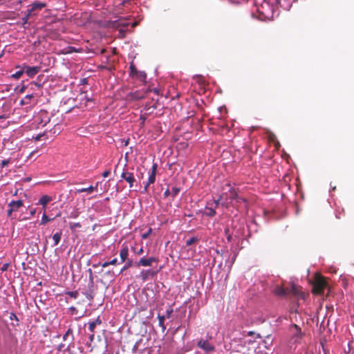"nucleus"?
<instances>
[{
    "label": "nucleus",
    "mask_w": 354,
    "mask_h": 354,
    "mask_svg": "<svg viewBox=\"0 0 354 354\" xmlns=\"http://www.w3.org/2000/svg\"><path fill=\"white\" fill-rule=\"evenodd\" d=\"M328 286V279L320 274H315L312 292L314 295H322Z\"/></svg>",
    "instance_id": "f257e3e1"
},
{
    "label": "nucleus",
    "mask_w": 354,
    "mask_h": 354,
    "mask_svg": "<svg viewBox=\"0 0 354 354\" xmlns=\"http://www.w3.org/2000/svg\"><path fill=\"white\" fill-rule=\"evenodd\" d=\"M237 203H241L243 202H245V198L240 196L239 195L237 196V198L234 200Z\"/></svg>",
    "instance_id": "72a5a7b5"
},
{
    "label": "nucleus",
    "mask_w": 354,
    "mask_h": 354,
    "mask_svg": "<svg viewBox=\"0 0 354 354\" xmlns=\"http://www.w3.org/2000/svg\"><path fill=\"white\" fill-rule=\"evenodd\" d=\"M157 167H158L157 163H153L152 165V167L151 169V173H150V175L148 178V182L147 183V184L145 185V187H144V190L145 192L147 191L149 185L153 183L156 180Z\"/></svg>",
    "instance_id": "6e6552de"
},
{
    "label": "nucleus",
    "mask_w": 354,
    "mask_h": 354,
    "mask_svg": "<svg viewBox=\"0 0 354 354\" xmlns=\"http://www.w3.org/2000/svg\"><path fill=\"white\" fill-rule=\"evenodd\" d=\"M225 234L226 235V238L228 242H230L232 239V234L230 232V229L228 227L225 229Z\"/></svg>",
    "instance_id": "a878e982"
},
{
    "label": "nucleus",
    "mask_w": 354,
    "mask_h": 354,
    "mask_svg": "<svg viewBox=\"0 0 354 354\" xmlns=\"http://www.w3.org/2000/svg\"><path fill=\"white\" fill-rule=\"evenodd\" d=\"M109 174H110V170H106L102 173V176L104 178H106L109 176Z\"/></svg>",
    "instance_id": "79ce46f5"
},
{
    "label": "nucleus",
    "mask_w": 354,
    "mask_h": 354,
    "mask_svg": "<svg viewBox=\"0 0 354 354\" xmlns=\"http://www.w3.org/2000/svg\"><path fill=\"white\" fill-rule=\"evenodd\" d=\"M158 324L159 326L161 327L162 331H164L166 329V326L164 324V321L165 319V315H161L160 314L158 315Z\"/></svg>",
    "instance_id": "f3484780"
},
{
    "label": "nucleus",
    "mask_w": 354,
    "mask_h": 354,
    "mask_svg": "<svg viewBox=\"0 0 354 354\" xmlns=\"http://www.w3.org/2000/svg\"><path fill=\"white\" fill-rule=\"evenodd\" d=\"M80 212L77 211H75L71 213L69 217L72 218H76L79 216Z\"/></svg>",
    "instance_id": "473e14b6"
},
{
    "label": "nucleus",
    "mask_w": 354,
    "mask_h": 354,
    "mask_svg": "<svg viewBox=\"0 0 354 354\" xmlns=\"http://www.w3.org/2000/svg\"><path fill=\"white\" fill-rule=\"evenodd\" d=\"M30 85L32 86H37V88H41V84H39L37 82H32L30 83Z\"/></svg>",
    "instance_id": "37998d69"
},
{
    "label": "nucleus",
    "mask_w": 354,
    "mask_h": 354,
    "mask_svg": "<svg viewBox=\"0 0 354 354\" xmlns=\"http://www.w3.org/2000/svg\"><path fill=\"white\" fill-rule=\"evenodd\" d=\"M225 187H229V190L228 193L226 192L227 196H225V202L222 203L223 205H227V203H232V201H234L239 195L237 191L234 188L232 187L230 183L225 184Z\"/></svg>",
    "instance_id": "f03ea898"
},
{
    "label": "nucleus",
    "mask_w": 354,
    "mask_h": 354,
    "mask_svg": "<svg viewBox=\"0 0 354 354\" xmlns=\"http://www.w3.org/2000/svg\"><path fill=\"white\" fill-rule=\"evenodd\" d=\"M134 77L136 78L137 80H140V81L145 82V80H146V77H147V74L144 71H138L136 73V74Z\"/></svg>",
    "instance_id": "dca6fc26"
},
{
    "label": "nucleus",
    "mask_w": 354,
    "mask_h": 354,
    "mask_svg": "<svg viewBox=\"0 0 354 354\" xmlns=\"http://www.w3.org/2000/svg\"><path fill=\"white\" fill-rule=\"evenodd\" d=\"M24 89H25V87H24H24H22V88H21V90H20V92H21V93H23V92H24Z\"/></svg>",
    "instance_id": "4d7b16f0"
},
{
    "label": "nucleus",
    "mask_w": 354,
    "mask_h": 354,
    "mask_svg": "<svg viewBox=\"0 0 354 354\" xmlns=\"http://www.w3.org/2000/svg\"><path fill=\"white\" fill-rule=\"evenodd\" d=\"M227 196V193H223L217 200H216L214 202H215V204L216 205H218V204L220 203V202L222 201V200H225V196Z\"/></svg>",
    "instance_id": "c756f323"
},
{
    "label": "nucleus",
    "mask_w": 354,
    "mask_h": 354,
    "mask_svg": "<svg viewBox=\"0 0 354 354\" xmlns=\"http://www.w3.org/2000/svg\"><path fill=\"white\" fill-rule=\"evenodd\" d=\"M274 292L275 295L280 296V297L286 296L288 293V292L286 289H285L281 286L276 287L274 290Z\"/></svg>",
    "instance_id": "ddd939ff"
},
{
    "label": "nucleus",
    "mask_w": 354,
    "mask_h": 354,
    "mask_svg": "<svg viewBox=\"0 0 354 354\" xmlns=\"http://www.w3.org/2000/svg\"><path fill=\"white\" fill-rule=\"evenodd\" d=\"M96 326L102 324V320L98 317L95 321L93 322Z\"/></svg>",
    "instance_id": "a19ab883"
},
{
    "label": "nucleus",
    "mask_w": 354,
    "mask_h": 354,
    "mask_svg": "<svg viewBox=\"0 0 354 354\" xmlns=\"http://www.w3.org/2000/svg\"><path fill=\"white\" fill-rule=\"evenodd\" d=\"M25 73L24 68H22V70L17 71L15 73L12 75V77L15 79L20 78L22 75Z\"/></svg>",
    "instance_id": "4be33fe9"
},
{
    "label": "nucleus",
    "mask_w": 354,
    "mask_h": 354,
    "mask_svg": "<svg viewBox=\"0 0 354 354\" xmlns=\"http://www.w3.org/2000/svg\"><path fill=\"white\" fill-rule=\"evenodd\" d=\"M10 159H6V160H2L1 163V167H5L10 163Z\"/></svg>",
    "instance_id": "f704fd0d"
},
{
    "label": "nucleus",
    "mask_w": 354,
    "mask_h": 354,
    "mask_svg": "<svg viewBox=\"0 0 354 354\" xmlns=\"http://www.w3.org/2000/svg\"><path fill=\"white\" fill-rule=\"evenodd\" d=\"M49 221H50V219L48 218V216H46V214H44V215L41 218V224L45 225Z\"/></svg>",
    "instance_id": "7c9ffc66"
},
{
    "label": "nucleus",
    "mask_w": 354,
    "mask_h": 354,
    "mask_svg": "<svg viewBox=\"0 0 354 354\" xmlns=\"http://www.w3.org/2000/svg\"><path fill=\"white\" fill-rule=\"evenodd\" d=\"M180 192V188L178 187H174L171 188V195L172 196V198H175L178 194V193Z\"/></svg>",
    "instance_id": "b1692460"
},
{
    "label": "nucleus",
    "mask_w": 354,
    "mask_h": 354,
    "mask_svg": "<svg viewBox=\"0 0 354 354\" xmlns=\"http://www.w3.org/2000/svg\"><path fill=\"white\" fill-rule=\"evenodd\" d=\"M46 4L40 1H35L30 5V8L28 10V11L32 15H35V12L37 10H41L42 8H45Z\"/></svg>",
    "instance_id": "9d476101"
},
{
    "label": "nucleus",
    "mask_w": 354,
    "mask_h": 354,
    "mask_svg": "<svg viewBox=\"0 0 354 354\" xmlns=\"http://www.w3.org/2000/svg\"><path fill=\"white\" fill-rule=\"evenodd\" d=\"M132 250L138 255H141L144 252L142 247L140 248L138 251H136L135 248H132Z\"/></svg>",
    "instance_id": "e433bc0d"
},
{
    "label": "nucleus",
    "mask_w": 354,
    "mask_h": 354,
    "mask_svg": "<svg viewBox=\"0 0 354 354\" xmlns=\"http://www.w3.org/2000/svg\"><path fill=\"white\" fill-rule=\"evenodd\" d=\"M86 297H87V298H89V299H93V297H92V296H91V295H88V296H86Z\"/></svg>",
    "instance_id": "052dcab7"
},
{
    "label": "nucleus",
    "mask_w": 354,
    "mask_h": 354,
    "mask_svg": "<svg viewBox=\"0 0 354 354\" xmlns=\"http://www.w3.org/2000/svg\"><path fill=\"white\" fill-rule=\"evenodd\" d=\"M32 16V15L27 10L26 14L22 18L23 24H26L28 23V19Z\"/></svg>",
    "instance_id": "bb28decb"
},
{
    "label": "nucleus",
    "mask_w": 354,
    "mask_h": 354,
    "mask_svg": "<svg viewBox=\"0 0 354 354\" xmlns=\"http://www.w3.org/2000/svg\"><path fill=\"white\" fill-rule=\"evenodd\" d=\"M69 310H70L71 311H72V312H76V311H77L76 308H75V307H74V306H71V307H70V308H69Z\"/></svg>",
    "instance_id": "09e8293b"
},
{
    "label": "nucleus",
    "mask_w": 354,
    "mask_h": 354,
    "mask_svg": "<svg viewBox=\"0 0 354 354\" xmlns=\"http://www.w3.org/2000/svg\"><path fill=\"white\" fill-rule=\"evenodd\" d=\"M95 327H96V325L93 322H90L88 323V329L91 333H94V330H95Z\"/></svg>",
    "instance_id": "2f4dec72"
},
{
    "label": "nucleus",
    "mask_w": 354,
    "mask_h": 354,
    "mask_svg": "<svg viewBox=\"0 0 354 354\" xmlns=\"http://www.w3.org/2000/svg\"><path fill=\"white\" fill-rule=\"evenodd\" d=\"M72 330L71 329H68L66 333H65V336H68L70 333H71Z\"/></svg>",
    "instance_id": "864d4df0"
},
{
    "label": "nucleus",
    "mask_w": 354,
    "mask_h": 354,
    "mask_svg": "<svg viewBox=\"0 0 354 354\" xmlns=\"http://www.w3.org/2000/svg\"><path fill=\"white\" fill-rule=\"evenodd\" d=\"M126 261V264L121 269L120 273H122L124 271H125L126 270H127L133 265V262L131 259H127Z\"/></svg>",
    "instance_id": "6ab92c4d"
},
{
    "label": "nucleus",
    "mask_w": 354,
    "mask_h": 354,
    "mask_svg": "<svg viewBox=\"0 0 354 354\" xmlns=\"http://www.w3.org/2000/svg\"><path fill=\"white\" fill-rule=\"evenodd\" d=\"M66 337H67V336H65V335H64V337H63V339H64V340H66Z\"/></svg>",
    "instance_id": "0e129e2a"
},
{
    "label": "nucleus",
    "mask_w": 354,
    "mask_h": 354,
    "mask_svg": "<svg viewBox=\"0 0 354 354\" xmlns=\"http://www.w3.org/2000/svg\"><path fill=\"white\" fill-rule=\"evenodd\" d=\"M8 267H9V263H5L1 268V270L3 272L6 271L8 270Z\"/></svg>",
    "instance_id": "58836bf2"
},
{
    "label": "nucleus",
    "mask_w": 354,
    "mask_h": 354,
    "mask_svg": "<svg viewBox=\"0 0 354 354\" xmlns=\"http://www.w3.org/2000/svg\"><path fill=\"white\" fill-rule=\"evenodd\" d=\"M140 120H142V123H144L145 120V117H143V116H141V117H140Z\"/></svg>",
    "instance_id": "6e6d98bb"
},
{
    "label": "nucleus",
    "mask_w": 354,
    "mask_h": 354,
    "mask_svg": "<svg viewBox=\"0 0 354 354\" xmlns=\"http://www.w3.org/2000/svg\"><path fill=\"white\" fill-rule=\"evenodd\" d=\"M158 261V259L155 257H149V258H141L139 261L135 263V266L137 267L140 266H151L153 262L157 263Z\"/></svg>",
    "instance_id": "0eeeda50"
},
{
    "label": "nucleus",
    "mask_w": 354,
    "mask_h": 354,
    "mask_svg": "<svg viewBox=\"0 0 354 354\" xmlns=\"http://www.w3.org/2000/svg\"><path fill=\"white\" fill-rule=\"evenodd\" d=\"M197 346L203 349L205 353L215 351V346L209 343L207 339H200L197 342Z\"/></svg>",
    "instance_id": "20e7f679"
},
{
    "label": "nucleus",
    "mask_w": 354,
    "mask_h": 354,
    "mask_svg": "<svg viewBox=\"0 0 354 354\" xmlns=\"http://www.w3.org/2000/svg\"><path fill=\"white\" fill-rule=\"evenodd\" d=\"M89 338H90V340H91V341H93V338H94V333H92L90 335Z\"/></svg>",
    "instance_id": "8fccbe9b"
},
{
    "label": "nucleus",
    "mask_w": 354,
    "mask_h": 354,
    "mask_svg": "<svg viewBox=\"0 0 354 354\" xmlns=\"http://www.w3.org/2000/svg\"><path fill=\"white\" fill-rule=\"evenodd\" d=\"M25 104L24 101V100H21V104Z\"/></svg>",
    "instance_id": "680f3d73"
},
{
    "label": "nucleus",
    "mask_w": 354,
    "mask_h": 354,
    "mask_svg": "<svg viewBox=\"0 0 354 354\" xmlns=\"http://www.w3.org/2000/svg\"><path fill=\"white\" fill-rule=\"evenodd\" d=\"M25 73L29 77H32L37 75L41 71V66H29L28 65H24Z\"/></svg>",
    "instance_id": "1a4fd4ad"
},
{
    "label": "nucleus",
    "mask_w": 354,
    "mask_h": 354,
    "mask_svg": "<svg viewBox=\"0 0 354 354\" xmlns=\"http://www.w3.org/2000/svg\"><path fill=\"white\" fill-rule=\"evenodd\" d=\"M52 198L50 196H48V195H43L39 201V203L41 204L43 207L45 209L46 208V205H47L48 203H49L50 201H51Z\"/></svg>",
    "instance_id": "4468645a"
},
{
    "label": "nucleus",
    "mask_w": 354,
    "mask_h": 354,
    "mask_svg": "<svg viewBox=\"0 0 354 354\" xmlns=\"http://www.w3.org/2000/svg\"><path fill=\"white\" fill-rule=\"evenodd\" d=\"M209 212L207 213V215L209 216H213L216 214V211L212 209V208H209L208 209Z\"/></svg>",
    "instance_id": "4c0bfd02"
},
{
    "label": "nucleus",
    "mask_w": 354,
    "mask_h": 354,
    "mask_svg": "<svg viewBox=\"0 0 354 354\" xmlns=\"http://www.w3.org/2000/svg\"><path fill=\"white\" fill-rule=\"evenodd\" d=\"M39 138H40V136H37V137L35 138V140H39Z\"/></svg>",
    "instance_id": "13d9d810"
},
{
    "label": "nucleus",
    "mask_w": 354,
    "mask_h": 354,
    "mask_svg": "<svg viewBox=\"0 0 354 354\" xmlns=\"http://www.w3.org/2000/svg\"><path fill=\"white\" fill-rule=\"evenodd\" d=\"M33 97V95L32 94H30V95H27L26 97H25V99L26 100H30L31 98Z\"/></svg>",
    "instance_id": "49530a36"
},
{
    "label": "nucleus",
    "mask_w": 354,
    "mask_h": 354,
    "mask_svg": "<svg viewBox=\"0 0 354 354\" xmlns=\"http://www.w3.org/2000/svg\"><path fill=\"white\" fill-rule=\"evenodd\" d=\"M35 212V210L31 212V214H34Z\"/></svg>",
    "instance_id": "338daca9"
},
{
    "label": "nucleus",
    "mask_w": 354,
    "mask_h": 354,
    "mask_svg": "<svg viewBox=\"0 0 354 354\" xmlns=\"http://www.w3.org/2000/svg\"><path fill=\"white\" fill-rule=\"evenodd\" d=\"M139 178H142L143 177V174H141V175H140V176H138Z\"/></svg>",
    "instance_id": "69168bd1"
},
{
    "label": "nucleus",
    "mask_w": 354,
    "mask_h": 354,
    "mask_svg": "<svg viewBox=\"0 0 354 354\" xmlns=\"http://www.w3.org/2000/svg\"><path fill=\"white\" fill-rule=\"evenodd\" d=\"M10 319H17V315L15 314H14V313H11V315H10Z\"/></svg>",
    "instance_id": "a18cd8bd"
},
{
    "label": "nucleus",
    "mask_w": 354,
    "mask_h": 354,
    "mask_svg": "<svg viewBox=\"0 0 354 354\" xmlns=\"http://www.w3.org/2000/svg\"><path fill=\"white\" fill-rule=\"evenodd\" d=\"M97 185L95 187H93V185H91L88 187H86V188L78 189H77L75 191V193H81V192L92 193L95 189H97Z\"/></svg>",
    "instance_id": "2eb2a0df"
},
{
    "label": "nucleus",
    "mask_w": 354,
    "mask_h": 354,
    "mask_svg": "<svg viewBox=\"0 0 354 354\" xmlns=\"http://www.w3.org/2000/svg\"><path fill=\"white\" fill-rule=\"evenodd\" d=\"M151 232V229L150 228V229H149L147 232H145V233H144V234H142V238L143 239H147V238L149 237V234H150Z\"/></svg>",
    "instance_id": "c9c22d12"
},
{
    "label": "nucleus",
    "mask_w": 354,
    "mask_h": 354,
    "mask_svg": "<svg viewBox=\"0 0 354 354\" xmlns=\"http://www.w3.org/2000/svg\"><path fill=\"white\" fill-rule=\"evenodd\" d=\"M142 97H143V96L138 95H137L136 93H135V98H136V99H141Z\"/></svg>",
    "instance_id": "3c124183"
},
{
    "label": "nucleus",
    "mask_w": 354,
    "mask_h": 354,
    "mask_svg": "<svg viewBox=\"0 0 354 354\" xmlns=\"http://www.w3.org/2000/svg\"><path fill=\"white\" fill-rule=\"evenodd\" d=\"M89 272H90V279H91V281H93L92 270H91V269H89Z\"/></svg>",
    "instance_id": "603ef678"
},
{
    "label": "nucleus",
    "mask_w": 354,
    "mask_h": 354,
    "mask_svg": "<svg viewBox=\"0 0 354 354\" xmlns=\"http://www.w3.org/2000/svg\"><path fill=\"white\" fill-rule=\"evenodd\" d=\"M169 195H171V191H169V189H167L165 192V193H164V196H165V197H167V196H169Z\"/></svg>",
    "instance_id": "c03bdc74"
},
{
    "label": "nucleus",
    "mask_w": 354,
    "mask_h": 354,
    "mask_svg": "<svg viewBox=\"0 0 354 354\" xmlns=\"http://www.w3.org/2000/svg\"><path fill=\"white\" fill-rule=\"evenodd\" d=\"M69 226L71 230H74L76 228L81 227V224L80 223H70Z\"/></svg>",
    "instance_id": "cd10ccee"
},
{
    "label": "nucleus",
    "mask_w": 354,
    "mask_h": 354,
    "mask_svg": "<svg viewBox=\"0 0 354 354\" xmlns=\"http://www.w3.org/2000/svg\"><path fill=\"white\" fill-rule=\"evenodd\" d=\"M61 237H62L61 232H57L53 236V239L54 241V244H53L54 246L58 245V243H59V241L61 240Z\"/></svg>",
    "instance_id": "a211bd4d"
},
{
    "label": "nucleus",
    "mask_w": 354,
    "mask_h": 354,
    "mask_svg": "<svg viewBox=\"0 0 354 354\" xmlns=\"http://www.w3.org/2000/svg\"><path fill=\"white\" fill-rule=\"evenodd\" d=\"M130 75L133 77H135L136 73L138 71L136 67V66L133 64V62L131 63L130 66Z\"/></svg>",
    "instance_id": "aec40b11"
},
{
    "label": "nucleus",
    "mask_w": 354,
    "mask_h": 354,
    "mask_svg": "<svg viewBox=\"0 0 354 354\" xmlns=\"http://www.w3.org/2000/svg\"><path fill=\"white\" fill-rule=\"evenodd\" d=\"M64 347V344H59V345L58 346V350L61 351H62V350H63Z\"/></svg>",
    "instance_id": "de8ad7c7"
},
{
    "label": "nucleus",
    "mask_w": 354,
    "mask_h": 354,
    "mask_svg": "<svg viewBox=\"0 0 354 354\" xmlns=\"http://www.w3.org/2000/svg\"><path fill=\"white\" fill-rule=\"evenodd\" d=\"M290 331L291 332L292 339H295V342H299L304 335L299 326L295 324L290 326Z\"/></svg>",
    "instance_id": "7ed1b4c3"
},
{
    "label": "nucleus",
    "mask_w": 354,
    "mask_h": 354,
    "mask_svg": "<svg viewBox=\"0 0 354 354\" xmlns=\"http://www.w3.org/2000/svg\"><path fill=\"white\" fill-rule=\"evenodd\" d=\"M156 275V272L151 270H143L140 272V277L143 281H147L149 277H153Z\"/></svg>",
    "instance_id": "9b49d317"
},
{
    "label": "nucleus",
    "mask_w": 354,
    "mask_h": 354,
    "mask_svg": "<svg viewBox=\"0 0 354 354\" xmlns=\"http://www.w3.org/2000/svg\"><path fill=\"white\" fill-rule=\"evenodd\" d=\"M24 205L22 200L12 201L8 203V216H10L12 213L17 212Z\"/></svg>",
    "instance_id": "423d86ee"
},
{
    "label": "nucleus",
    "mask_w": 354,
    "mask_h": 354,
    "mask_svg": "<svg viewBox=\"0 0 354 354\" xmlns=\"http://www.w3.org/2000/svg\"><path fill=\"white\" fill-rule=\"evenodd\" d=\"M198 241V239L196 237H192L186 241V245L189 246L196 242Z\"/></svg>",
    "instance_id": "393cba45"
},
{
    "label": "nucleus",
    "mask_w": 354,
    "mask_h": 354,
    "mask_svg": "<svg viewBox=\"0 0 354 354\" xmlns=\"http://www.w3.org/2000/svg\"><path fill=\"white\" fill-rule=\"evenodd\" d=\"M118 262V259H113V260H111V261H106L104 263H103L102 264V267L103 268H106L110 265H115Z\"/></svg>",
    "instance_id": "5701e85b"
},
{
    "label": "nucleus",
    "mask_w": 354,
    "mask_h": 354,
    "mask_svg": "<svg viewBox=\"0 0 354 354\" xmlns=\"http://www.w3.org/2000/svg\"><path fill=\"white\" fill-rule=\"evenodd\" d=\"M121 178L129 183V187L131 188L133 187V184L136 182V178L134 177L133 173L130 172L127 169H124L123 171L121 174Z\"/></svg>",
    "instance_id": "39448f33"
},
{
    "label": "nucleus",
    "mask_w": 354,
    "mask_h": 354,
    "mask_svg": "<svg viewBox=\"0 0 354 354\" xmlns=\"http://www.w3.org/2000/svg\"><path fill=\"white\" fill-rule=\"evenodd\" d=\"M41 115H46V112H41Z\"/></svg>",
    "instance_id": "e2e57ef3"
},
{
    "label": "nucleus",
    "mask_w": 354,
    "mask_h": 354,
    "mask_svg": "<svg viewBox=\"0 0 354 354\" xmlns=\"http://www.w3.org/2000/svg\"><path fill=\"white\" fill-rule=\"evenodd\" d=\"M50 119L48 118V120L44 122V124L42 126H45L48 122H49Z\"/></svg>",
    "instance_id": "5fc2aeb1"
},
{
    "label": "nucleus",
    "mask_w": 354,
    "mask_h": 354,
    "mask_svg": "<svg viewBox=\"0 0 354 354\" xmlns=\"http://www.w3.org/2000/svg\"><path fill=\"white\" fill-rule=\"evenodd\" d=\"M174 310L171 307H169L168 309L166 310V315L165 318L169 319L171 317V315L173 314Z\"/></svg>",
    "instance_id": "c85d7f7f"
},
{
    "label": "nucleus",
    "mask_w": 354,
    "mask_h": 354,
    "mask_svg": "<svg viewBox=\"0 0 354 354\" xmlns=\"http://www.w3.org/2000/svg\"><path fill=\"white\" fill-rule=\"evenodd\" d=\"M65 295H68L71 298L77 299L79 293L77 291H67L65 292Z\"/></svg>",
    "instance_id": "412c9836"
},
{
    "label": "nucleus",
    "mask_w": 354,
    "mask_h": 354,
    "mask_svg": "<svg viewBox=\"0 0 354 354\" xmlns=\"http://www.w3.org/2000/svg\"><path fill=\"white\" fill-rule=\"evenodd\" d=\"M291 292H292V294L294 295H297V288L295 285H292L291 286Z\"/></svg>",
    "instance_id": "ea45409f"
},
{
    "label": "nucleus",
    "mask_w": 354,
    "mask_h": 354,
    "mask_svg": "<svg viewBox=\"0 0 354 354\" xmlns=\"http://www.w3.org/2000/svg\"><path fill=\"white\" fill-rule=\"evenodd\" d=\"M6 117L4 115H0V119H4Z\"/></svg>",
    "instance_id": "bf43d9fd"
},
{
    "label": "nucleus",
    "mask_w": 354,
    "mask_h": 354,
    "mask_svg": "<svg viewBox=\"0 0 354 354\" xmlns=\"http://www.w3.org/2000/svg\"><path fill=\"white\" fill-rule=\"evenodd\" d=\"M128 255H129V248H128L127 245H123L122 249L120 251V257L121 259V261L124 262L127 259H129Z\"/></svg>",
    "instance_id": "f8f14e48"
}]
</instances>
